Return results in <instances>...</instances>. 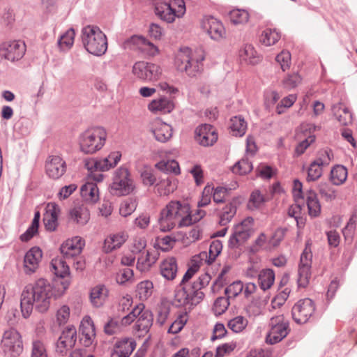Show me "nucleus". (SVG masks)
<instances>
[{"instance_id":"obj_1","label":"nucleus","mask_w":357,"mask_h":357,"mask_svg":"<svg viewBox=\"0 0 357 357\" xmlns=\"http://www.w3.org/2000/svg\"><path fill=\"white\" fill-rule=\"evenodd\" d=\"M53 288L45 279H38L33 284L25 287L21 295V310L24 318L30 316L33 306L40 312L49 309L53 298Z\"/></svg>"},{"instance_id":"obj_2","label":"nucleus","mask_w":357,"mask_h":357,"mask_svg":"<svg viewBox=\"0 0 357 357\" xmlns=\"http://www.w3.org/2000/svg\"><path fill=\"white\" fill-rule=\"evenodd\" d=\"M197 218L192 219L190 206L188 204L179 201H171L162 208L160 213L158 223L160 229L168 231L176 225L178 227H187L197 222Z\"/></svg>"},{"instance_id":"obj_3","label":"nucleus","mask_w":357,"mask_h":357,"mask_svg":"<svg viewBox=\"0 0 357 357\" xmlns=\"http://www.w3.org/2000/svg\"><path fill=\"white\" fill-rule=\"evenodd\" d=\"M204 57L201 50L192 51L189 47H182L176 54L174 65L177 70L195 77L203 70Z\"/></svg>"},{"instance_id":"obj_4","label":"nucleus","mask_w":357,"mask_h":357,"mask_svg":"<svg viewBox=\"0 0 357 357\" xmlns=\"http://www.w3.org/2000/svg\"><path fill=\"white\" fill-rule=\"evenodd\" d=\"M135 320H136L133 327L135 335L139 337H145L153 325L152 312L146 309L144 304L140 303L136 305L128 315L122 318L121 324L128 326Z\"/></svg>"},{"instance_id":"obj_5","label":"nucleus","mask_w":357,"mask_h":357,"mask_svg":"<svg viewBox=\"0 0 357 357\" xmlns=\"http://www.w3.org/2000/svg\"><path fill=\"white\" fill-rule=\"evenodd\" d=\"M82 40L85 49L90 54L101 56L107 49L105 35L96 26H87L82 29Z\"/></svg>"},{"instance_id":"obj_6","label":"nucleus","mask_w":357,"mask_h":357,"mask_svg":"<svg viewBox=\"0 0 357 357\" xmlns=\"http://www.w3.org/2000/svg\"><path fill=\"white\" fill-rule=\"evenodd\" d=\"M107 132L103 128L94 127L83 132L79 137L80 151L93 154L102 149L105 143Z\"/></svg>"},{"instance_id":"obj_7","label":"nucleus","mask_w":357,"mask_h":357,"mask_svg":"<svg viewBox=\"0 0 357 357\" xmlns=\"http://www.w3.org/2000/svg\"><path fill=\"white\" fill-rule=\"evenodd\" d=\"M135 188L130 172L121 167L114 173L112 183L109 186L110 192L116 196H125L131 193Z\"/></svg>"},{"instance_id":"obj_8","label":"nucleus","mask_w":357,"mask_h":357,"mask_svg":"<svg viewBox=\"0 0 357 357\" xmlns=\"http://www.w3.org/2000/svg\"><path fill=\"white\" fill-rule=\"evenodd\" d=\"M1 347L3 353L10 357L19 356L23 351V345L18 331L14 328L6 331L2 336Z\"/></svg>"},{"instance_id":"obj_9","label":"nucleus","mask_w":357,"mask_h":357,"mask_svg":"<svg viewBox=\"0 0 357 357\" xmlns=\"http://www.w3.org/2000/svg\"><path fill=\"white\" fill-rule=\"evenodd\" d=\"M270 331L266 337V342L273 344L280 342L289 333V321L282 314L273 317L270 320Z\"/></svg>"},{"instance_id":"obj_10","label":"nucleus","mask_w":357,"mask_h":357,"mask_svg":"<svg viewBox=\"0 0 357 357\" xmlns=\"http://www.w3.org/2000/svg\"><path fill=\"white\" fill-rule=\"evenodd\" d=\"M254 220L248 217L234 227V231L229 241L231 248H238L250 237L253 230Z\"/></svg>"},{"instance_id":"obj_11","label":"nucleus","mask_w":357,"mask_h":357,"mask_svg":"<svg viewBox=\"0 0 357 357\" xmlns=\"http://www.w3.org/2000/svg\"><path fill=\"white\" fill-rule=\"evenodd\" d=\"M132 73L140 79L155 81L160 77L162 69L160 66L153 63L138 61L132 67Z\"/></svg>"},{"instance_id":"obj_12","label":"nucleus","mask_w":357,"mask_h":357,"mask_svg":"<svg viewBox=\"0 0 357 357\" xmlns=\"http://www.w3.org/2000/svg\"><path fill=\"white\" fill-rule=\"evenodd\" d=\"M315 310L314 302L310 298L298 301L292 307V318L298 324H305Z\"/></svg>"},{"instance_id":"obj_13","label":"nucleus","mask_w":357,"mask_h":357,"mask_svg":"<svg viewBox=\"0 0 357 357\" xmlns=\"http://www.w3.org/2000/svg\"><path fill=\"white\" fill-rule=\"evenodd\" d=\"M312 259V253L311 248L308 245H306L301 254L298 266V284L299 287H305L309 283L311 275Z\"/></svg>"},{"instance_id":"obj_14","label":"nucleus","mask_w":357,"mask_h":357,"mask_svg":"<svg viewBox=\"0 0 357 357\" xmlns=\"http://www.w3.org/2000/svg\"><path fill=\"white\" fill-rule=\"evenodd\" d=\"M77 340V331L75 327L71 326L66 327L61 333L56 344V352L66 354L75 344Z\"/></svg>"},{"instance_id":"obj_15","label":"nucleus","mask_w":357,"mask_h":357,"mask_svg":"<svg viewBox=\"0 0 357 357\" xmlns=\"http://www.w3.org/2000/svg\"><path fill=\"white\" fill-rule=\"evenodd\" d=\"M47 175L52 179H58L66 172V163L59 155H50L45 162Z\"/></svg>"},{"instance_id":"obj_16","label":"nucleus","mask_w":357,"mask_h":357,"mask_svg":"<svg viewBox=\"0 0 357 357\" xmlns=\"http://www.w3.org/2000/svg\"><path fill=\"white\" fill-rule=\"evenodd\" d=\"M84 246V241L79 236L66 240L61 246V252L65 259L78 256Z\"/></svg>"},{"instance_id":"obj_17","label":"nucleus","mask_w":357,"mask_h":357,"mask_svg":"<svg viewBox=\"0 0 357 357\" xmlns=\"http://www.w3.org/2000/svg\"><path fill=\"white\" fill-rule=\"evenodd\" d=\"M195 139L202 146H212L218 139V134L212 126L204 124L196 129Z\"/></svg>"},{"instance_id":"obj_18","label":"nucleus","mask_w":357,"mask_h":357,"mask_svg":"<svg viewBox=\"0 0 357 357\" xmlns=\"http://www.w3.org/2000/svg\"><path fill=\"white\" fill-rule=\"evenodd\" d=\"M202 27L213 40H219L225 36L226 31L222 24L213 17L204 18Z\"/></svg>"},{"instance_id":"obj_19","label":"nucleus","mask_w":357,"mask_h":357,"mask_svg":"<svg viewBox=\"0 0 357 357\" xmlns=\"http://www.w3.org/2000/svg\"><path fill=\"white\" fill-rule=\"evenodd\" d=\"M135 347L136 342L132 338H121L116 342L111 357H130Z\"/></svg>"},{"instance_id":"obj_20","label":"nucleus","mask_w":357,"mask_h":357,"mask_svg":"<svg viewBox=\"0 0 357 357\" xmlns=\"http://www.w3.org/2000/svg\"><path fill=\"white\" fill-rule=\"evenodd\" d=\"M160 253L155 249L146 250L139 255L137 261V268L140 272H147L151 267L157 261Z\"/></svg>"},{"instance_id":"obj_21","label":"nucleus","mask_w":357,"mask_h":357,"mask_svg":"<svg viewBox=\"0 0 357 357\" xmlns=\"http://www.w3.org/2000/svg\"><path fill=\"white\" fill-rule=\"evenodd\" d=\"M42 250L38 247L31 248L25 255L24 259V271L26 274H31L38 268L42 259Z\"/></svg>"},{"instance_id":"obj_22","label":"nucleus","mask_w":357,"mask_h":357,"mask_svg":"<svg viewBox=\"0 0 357 357\" xmlns=\"http://www.w3.org/2000/svg\"><path fill=\"white\" fill-rule=\"evenodd\" d=\"M60 213L59 206L54 203H48L43 215V222L47 230L54 231L58 226V216Z\"/></svg>"},{"instance_id":"obj_23","label":"nucleus","mask_w":357,"mask_h":357,"mask_svg":"<svg viewBox=\"0 0 357 357\" xmlns=\"http://www.w3.org/2000/svg\"><path fill=\"white\" fill-rule=\"evenodd\" d=\"M3 44L6 52L7 60L8 61H18L21 59L25 54L26 45L21 40H14L4 43Z\"/></svg>"},{"instance_id":"obj_24","label":"nucleus","mask_w":357,"mask_h":357,"mask_svg":"<svg viewBox=\"0 0 357 357\" xmlns=\"http://www.w3.org/2000/svg\"><path fill=\"white\" fill-rule=\"evenodd\" d=\"M128 235L126 231H119L109 235L104 241L102 250L105 253H109L119 249L127 241Z\"/></svg>"},{"instance_id":"obj_25","label":"nucleus","mask_w":357,"mask_h":357,"mask_svg":"<svg viewBox=\"0 0 357 357\" xmlns=\"http://www.w3.org/2000/svg\"><path fill=\"white\" fill-rule=\"evenodd\" d=\"M151 130L155 139L160 142L168 141L172 136L171 126L159 119H156L152 123Z\"/></svg>"},{"instance_id":"obj_26","label":"nucleus","mask_w":357,"mask_h":357,"mask_svg":"<svg viewBox=\"0 0 357 357\" xmlns=\"http://www.w3.org/2000/svg\"><path fill=\"white\" fill-rule=\"evenodd\" d=\"M160 271L162 276L166 280H174L178 272L176 259L174 257H168L165 259L160 265Z\"/></svg>"},{"instance_id":"obj_27","label":"nucleus","mask_w":357,"mask_h":357,"mask_svg":"<svg viewBox=\"0 0 357 357\" xmlns=\"http://www.w3.org/2000/svg\"><path fill=\"white\" fill-rule=\"evenodd\" d=\"M125 48H137L142 51H149L153 53L157 48L149 41L142 36H133L124 43Z\"/></svg>"},{"instance_id":"obj_28","label":"nucleus","mask_w":357,"mask_h":357,"mask_svg":"<svg viewBox=\"0 0 357 357\" xmlns=\"http://www.w3.org/2000/svg\"><path fill=\"white\" fill-rule=\"evenodd\" d=\"M155 13L156 15L168 23L174 22L176 17V14L175 11H173L171 5L165 2L157 3L155 6Z\"/></svg>"},{"instance_id":"obj_29","label":"nucleus","mask_w":357,"mask_h":357,"mask_svg":"<svg viewBox=\"0 0 357 357\" xmlns=\"http://www.w3.org/2000/svg\"><path fill=\"white\" fill-rule=\"evenodd\" d=\"M82 198L89 202L95 203L99 199V190L96 183L93 182H86L80 190Z\"/></svg>"},{"instance_id":"obj_30","label":"nucleus","mask_w":357,"mask_h":357,"mask_svg":"<svg viewBox=\"0 0 357 357\" xmlns=\"http://www.w3.org/2000/svg\"><path fill=\"white\" fill-rule=\"evenodd\" d=\"M239 57L242 61L251 65H255L260 61V57L254 47L250 44L245 45L239 50Z\"/></svg>"},{"instance_id":"obj_31","label":"nucleus","mask_w":357,"mask_h":357,"mask_svg":"<svg viewBox=\"0 0 357 357\" xmlns=\"http://www.w3.org/2000/svg\"><path fill=\"white\" fill-rule=\"evenodd\" d=\"M70 218L77 224L84 225L90 218L89 211L84 205L75 206L70 211Z\"/></svg>"},{"instance_id":"obj_32","label":"nucleus","mask_w":357,"mask_h":357,"mask_svg":"<svg viewBox=\"0 0 357 357\" xmlns=\"http://www.w3.org/2000/svg\"><path fill=\"white\" fill-rule=\"evenodd\" d=\"M332 110L336 119L341 125L347 126L351 123L352 115L350 111L342 103L333 105Z\"/></svg>"},{"instance_id":"obj_33","label":"nucleus","mask_w":357,"mask_h":357,"mask_svg":"<svg viewBox=\"0 0 357 357\" xmlns=\"http://www.w3.org/2000/svg\"><path fill=\"white\" fill-rule=\"evenodd\" d=\"M108 295V290L104 285H98L93 287L90 293V299L92 305L96 307L103 305Z\"/></svg>"},{"instance_id":"obj_34","label":"nucleus","mask_w":357,"mask_h":357,"mask_svg":"<svg viewBox=\"0 0 357 357\" xmlns=\"http://www.w3.org/2000/svg\"><path fill=\"white\" fill-rule=\"evenodd\" d=\"M176 182L174 178H162L155 185L156 191L160 196H167L176 189Z\"/></svg>"},{"instance_id":"obj_35","label":"nucleus","mask_w":357,"mask_h":357,"mask_svg":"<svg viewBox=\"0 0 357 357\" xmlns=\"http://www.w3.org/2000/svg\"><path fill=\"white\" fill-rule=\"evenodd\" d=\"M149 109L154 113L161 112L163 113L170 112L174 107L173 103L166 98H162L152 100L149 106Z\"/></svg>"},{"instance_id":"obj_36","label":"nucleus","mask_w":357,"mask_h":357,"mask_svg":"<svg viewBox=\"0 0 357 357\" xmlns=\"http://www.w3.org/2000/svg\"><path fill=\"white\" fill-rule=\"evenodd\" d=\"M308 213L311 217H317L321 213V204L314 192L309 191L306 197Z\"/></svg>"},{"instance_id":"obj_37","label":"nucleus","mask_w":357,"mask_h":357,"mask_svg":"<svg viewBox=\"0 0 357 357\" xmlns=\"http://www.w3.org/2000/svg\"><path fill=\"white\" fill-rule=\"evenodd\" d=\"M82 335L84 337V344L89 346L92 343V339L95 337V328L91 320L86 319L82 322L80 326Z\"/></svg>"},{"instance_id":"obj_38","label":"nucleus","mask_w":357,"mask_h":357,"mask_svg":"<svg viewBox=\"0 0 357 357\" xmlns=\"http://www.w3.org/2000/svg\"><path fill=\"white\" fill-rule=\"evenodd\" d=\"M258 283L260 288L266 291L270 289L275 280V273L271 269L261 271L258 275Z\"/></svg>"},{"instance_id":"obj_39","label":"nucleus","mask_w":357,"mask_h":357,"mask_svg":"<svg viewBox=\"0 0 357 357\" xmlns=\"http://www.w3.org/2000/svg\"><path fill=\"white\" fill-rule=\"evenodd\" d=\"M52 271L56 276L64 278L69 274V266L63 258H54L51 261Z\"/></svg>"},{"instance_id":"obj_40","label":"nucleus","mask_w":357,"mask_h":357,"mask_svg":"<svg viewBox=\"0 0 357 357\" xmlns=\"http://www.w3.org/2000/svg\"><path fill=\"white\" fill-rule=\"evenodd\" d=\"M331 180L334 185L344 183L347 178V169L343 165H337L331 171Z\"/></svg>"},{"instance_id":"obj_41","label":"nucleus","mask_w":357,"mask_h":357,"mask_svg":"<svg viewBox=\"0 0 357 357\" xmlns=\"http://www.w3.org/2000/svg\"><path fill=\"white\" fill-rule=\"evenodd\" d=\"M280 243V241L271 240L266 244V236L264 233L259 234L257 238L255 240V243L250 247V250L252 253L259 252L261 249H271V247H276Z\"/></svg>"},{"instance_id":"obj_42","label":"nucleus","mask_w":357,"mask_h":357,"mask_svg":"<svg viewBox=\"0 0 357 357\" xmlns=\"http://www.w3.org/2000/svg\"><path fill=\"white\" fill-rule=\"evenodd\" d=\"M236 213V206L229 203L224 206L219 213V224L221 226L227 225L234 218Z\"/></svg>"},{"instance_id":"obj_43","label":"nucleus","mask_w":357,"mask_h":357,"mask_svg":"<svg viewBox=\"0 0 357 357\" xmlns=\"http://www.w3.org/2000/svg\"><path fill=\"white\" fill-rule=\"evenodd\" d=\"M186 292L188 294V301L190 306L188 309L190 310L193 306L199 304L204 298V294L198 287L195 288L193 284L190 287H186Z\"/></svg>"},{"instance_id":"obj_44","label":"nucleus","mask_w":357,"mask_h":357,"mask_svg":"<svg viewBox=\"0 0 357 357\" xmlns=\"http://www.w3.org/2000/svg\"><path fill=\"white\" fill-rule=\"evenodd\" d=\"M280 38V33L275 29H266L261 34L260 42L265 46L275 44Z\"/></svg>"},{"instance_id":"obj_45","label":"nucleus","mask_w":357,"mask_h":357,"mask_svg":"<svg viewBox=\"0 0 357 357\" xmlns=\"http://www.w3.org/2000/svg\"><path fill=\"white\" fill-rule=\"evenodd\" d=\"M230 128L233 135L243 136L247 129V123L241 116H234L231 119Z\"/></svg>"},{"instance_id":"obj_46","label":"nucleus","mask_w":357,"mask_h":357,"mask_svg":"<svg viewBox=\"0 0 357 357\" xmlns=\"http://www.w3.org/2000/svg\"><path fill=\"white\" fill-rule=\"evenodd\" d=\"M40 217V212L36 211L34 214V218L31 226L28 228L26 232L20 236V240L22 241H29L35 234L38 233Z\"/></svg>"},{"instance_id":"obj_47","label":"nucleus","mask_w":357,"mask_h":357,"mask_svg":"<svg viewBox=\"0 0 357 357\" xmlns=\"http://www.w3.org/2000/svg\"><path fill=\"white\" fill-rule=\"evenodd\" d=\"M248 321L243 316H237L229 321L227 326L234 333L242 332L247 327Z\"/></svg>"},{"instance_id":"obj_48","label":"nucleus","mask_w":357,"mask_h":357,"mask_svg":"<svg viewBox=\"0 0 357 357\" xmlns=\"http://www.w3.org/2000/svg\"><path fill=\"white\" fill-rule=\"evenodd\" d=\"M229 15L230 21L234 24H245L249 20V13L245 10H233L229 13Z\"/></svg>"},{"instance_id":"obj_49","label":"nucleus","mask_w":357,"mask_h":357,"mask_svg":"<svg viewBox=\"0 0 357 357\" xmlns=\"http://www.w3.org/2000/svg\"><path fill=\"white\" fill-rule=\"evenodd\" d=\"M153 285L151 281H142L137 285V294L140 300L145 301L149 298L153 292Z\"/></svg>"},{"instance_id":"obj_50","label":"nucleus","mask_w":357,"mask_h":357,"mask_svg":"<svg viewBox=\"0 0 357 357\" xmlns=\"http://www.w3.org/2000/svg\"><path fill=\"white\" fill-rule=\"evenodd\" d=\"M188 319L187 312L180 314L176 320L171 324L168 329V333L176 334L180 332L185 325Z\"/></svg>"},{"instance_id":"obj_51","label":"nucleus","mask_w":357,"mask_h":357,"mask_svg":"<svg viewBox=\"0 0 357 357\" xmlns=\"http://www.w3.org/2000/svg\"><path fill=\"white\" fill-rule=\"evenodd\" d=\"M324 167L312 161L307 169V181H315L322 175V168Z\"/></svg>"},{"instance_id":"obj_52","label":"nucleus","mask_w":357,"mask_h":357,"mask_svg":"<svg viewBox=\"0 0 357 357\" xmlns=\"http://www.w3.org/2000/svg\"><path fill=\"white\" fill-rule=\"evenodd\" d=\"M319 192L326 201H331L336 197L335 190L327 183H321L319 185Z\"/></svg>"},{"instance_id":"obj_53","label":"nucleus","mask_w":357,"mask_h":357,"mask_svg":"<svg viewBox=\"0 0 357 357\" xmlns=\"http://www.w3.org/2000/svg\"><path fill=\"white\" fill-rule=\"evenodd\" d=\"M222 249V245L220 241L215 240L210 245L208 250V257L206 261L208 264H212L216 257L220 255Z\"/></svg>"},{"instance_id":"obj_54","label":"nucleus","mask_w":357,"mask_h":357,"mask_svg":"<svg viewBox=\"0 0 357 357\" xmlns=\"http://www.w3.org/2000/svg\"><path fill=\"white\" fill-rule=\"evenodd\" d=\"M252 169V163L248 159H242L233 167L232 172L234 174L243 175L250 172Z\"/></svg>"},{"instance_id":"obj_55","label":"nucleus","mask_w":357,"mask_h":357,"mask_svg":"<svg viewBox=\"0 0 357 357\" xmlns=\"http://www.w3.org/2000/svg\"><path fill=\"white\" fill-rule=\"evenodd\" d=\"M244 286L242 282L236 281L229 285L225 290V294L228 298H236L243 292Z\"/></svg>"},{"instance_id":"obj_56","label":"nucleus","mask_w":357,"mask_h":357,"mask_svg":"<svg viewBox=\"0 0 357 357\" xmlns=\"http://www.w3.org/2000/svg\"><path fill=\"white\" fill-rule=\"evenodd\" d=\"M75 31L73 29L68 30L62 35L59 40V45L61 49H69L74 43Z\"/></svg>"},{"instance_id":"obj_57","label":"nucleus","mask_w":357,"mask_h":357,"mask_svg":"<svg viewBox=\"0 0 357 357\" xmlns=\"http://www.w3.org/2000/svg\"><path fill=\"white\" fill-rule=\"evenodd\" d=\"M333 157V155L330 149H321L318 152L317 158L314 162L326 167L330 164Z\"/></svg>"},{"instance_id":"obj_58","label":"nucleus","mask_w":357,"mask_h":357,"mask_svg":"<svg viewBox=\"0 0 357 357\" xmlns=\"http://www.w3.org/2000/svg\"><path fill=\"white\" fill-rule=\"evenodd\" d=\"M267 200L268 199L261 194L259 190H256L253 191L250 195L248 207L250 209L257 208Z\"/></svg>"},{"instance_id":"obj_59","label":"nucleus","mask_w":357,"mask_h":357,"mask_svg":"<svg viewBox=\"0 0 357 357\" xmlns=\"http://www.w3.org/2000/svg\"><path fill=\"white\" fill-rule=\"evenodd\" d=\"M227 297H218L214 302L213 310L216 315L222 314L228 308L229 301Z\"/></svg>"},{"instance_id":"obj_60","label":"nucleus","mask_w":357,"mask_h":357,"mask_svg":"<svg viewBox=\"0 0 357 357\" xmlns=\"http://www.w3.org/2000/svg\"><path fill=\"white\" fill-rule=\"evenodd\" d=\"M137 208L135 200L128 199L123 202L120 206L119 213L123 217H127L132 214Z\"/></svg>"},{"instance_id":"obj_61","label":"nucleus","mask_w":357,"mask_h":357,"mask_svg":"<svg viewBox=\"0 0 357 357\" xmlns=\"http://www.w3.org/2000/svg\"><path fill=\"white\" fill-rule=\"evenodd\" d=\"M188 294L186 292V286L177 289L174 295V302L176 305H190Z\"/></svg>"},{"instance_id":"obj_62","label":"nucleus","mask_w":357,"mask_h":357,"mask_svg":"<svg viewBox=\"0 0 357 357\" xmlns=\"http://www.w3.org/2000/svg\"><path fill=\"white\" fill-rule=\"evenodd\" d=\"M277 63L280 65L283 71L289 69L291 64V54L287 51H282L275 58Z\"/></svg>"},{"instance_id":"obj_63","label":"nucleus","mask_w":357,"mask_h":357,"mask_svg":"<svg viewBox=\"0 0 357 357\" xmlns=\"http://www.w3.org/2000/svg\"><path fill=\"white\" fill-rule=\"evenodd\" d=\"M290 289L287 287L278 293L272 300L271 305L273 308L280 307L287 301L290 294Z\"/></svg>"},{"instance_id":"obj_64","label":"nucleus","mask_w":357,"mask_h":357,"mask_svg":"<svg viewBox=\"0 0 357 357\" xmlns=\"http://www.w3.org/2000/svg\"><path fill=\"white\" fill-rule=\"evenodd\" d=\"M31 357H48L46 348L41 341L33 342Z\"/></svg>"}]
</instances>
